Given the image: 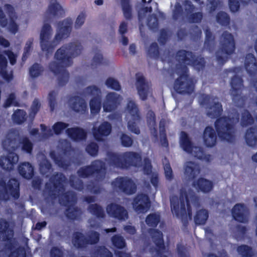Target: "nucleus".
I'll return each instance as SVG.
<instances>
[{
    "label": "nucleus",
    "instance_id": "nucleus-1",
    "mask_svg": "<svg viewBox=\"0 0 257 257\" xmlns=\"http://www.w3.org/2000/svg\"><path fill=\"white\" fill-rule=\"evenodd\" d=\"M65 180L66 178L62 173H57L51 178L50 183H46L44 194L48 201L50 199L53 200L60 196L59 198L60 203L68 207L65 212L67 217L71 219H77L82 212L80 209L74 206L76 202L75 193L69 191L63 193Z\"/></svg>",
    "mask_w": 257,
    "mask_h": 257
},
{
    "label": "nucleus",
    "instance_id": "nucleus-56",
    "mask_svg": "<svg viewBox=\"0 0 257 257\" xmlns=\"http://www.w3.org/2000/svg\"><path fill=\"white\" fill-rule=\"evenodd\" d=\"M43 70V68L40 64L35 63L31 67L29 72L32 77H37L42 74Z\"/></svg>",
    "mask_w": 257,
    "mask_h": 257
},
{
    "label": "nucleus",
    "instance_id": "nucleus-22",
    "mask_svg": "<svg viewBox=\"0 0 257 257\" xmlns=\"http://www.w3.org/2000/svg\"><path fill=\"white\" fill-rule=\"evenodd\" d=\"M232 216L236 220L246 223L249 218L248 209L244 204H237L232 209Z\"/></svg>",
    "mask_w": 257,
    "mask_h": 257
},
{
    "label": "nucleus",
    "instance_id": "nucleus-53",
    "mask_svg": "<svg viewBox=\"0 0 257 257\" xmlns=\"http://www.w3.org/2000/svg\"><path fill=\"white\" fill-rule=\"evenodd\" d=\"M69 183L71 187L79 191L83 189L82 181L75 176H71L69 179Z\"/></svg>",
    "mask_w": 257,
    "mask_h": 257
},
{
    "label": "nucleus",
    "instance_id": "nucleus-37",
    "mask_svg": "<svg viewBox=\"0 0 257 257\" xmlns=\"http://www.w3.org/2000/svg\"><path fill=\"white\" fill-rule=\"evenodd\" d=\"M19 171L24 178L30 179L34 175V169L32 166L28 162L22 163L19 167Z\"/></svg>",
    "mask_w": 257,
    "mask_h": 257
},
{
    "label": "nucleus",
    "instance_id": "nucleus-21",
    "mask_svg": "<svg viewBox=\"0 0 257 257\" xmlns=\"http://www.w3.org/2000/svg\"><path fill=\"white\" fill-rule=\"evenodd\" d=\"M136 79V85L138 94L141 99L146 100L150 92V84L146 81L144 77L140 74L137 75Z\"/></svg>",
    "mask_w": 257,
    "mask_h": 257
},
{
    "label": "nucleus",
    "instance_id": "nucleus-55",
    "mask_svg": "<svg viewBox=\"0 0 257 257\" xmlns=\"http://www.w3.org/2000/svg\"><path fill=\"white\" fill-rule=\"evenodd\" d=\"M85 237L87 239V244H95L99 240V233L96 231H90L87 233Z\"/></svg>",
    "mask_w": 257,
    "mask_h": 257
},
{
    "label": "nucleus",
    "instance_id": "nucleus-16",
    "mask_svg": "<svg viewBox=\"0 0 257 257\" xmlns=\"http://www.w3.org/2000/svg\"><path fill=\"white\" fill-rule=\"evenodd\" d=\"M64 14L65 10L62 6L56 0H51L43 15V21L50 22L63 17Z\"/></svg>",
    "mask_w": 257,
    "mask_h": 257
},
{
    "label": "nucleus",
    "instance_id": "nucleus-33",
    "mask_svg": "<svg viewBox=\"0 0 257 257\" xmlns=\"http://www.w3.org/2000/svg\"><path fill=\"white\" fill-rule=\"evenodd\" d=\"M151 234L153 242L156 245L155 250L157 253L159 254L164 247L163 234L161 231L155 229L151 230Z\"/></svg>",
    "mask_w": 257,
    "mask_h": 257
},
{
    "label": "nucleus",
    "instance_id": "nucleus-34",
    "mask_svg": "<svg viewBox=\"0 0 257 257\" xmlns=\"http://www.w3.org/2000/svg\"><path fill=\"white\" fill-rule=\"evenodd\" d=\"M64 45L67 46V50L72 59L80 55L83 50V47L78 41L70 42Z\"/></svg>",
    "mask_w": 257,
    "mask_h": 257
},
{
    "label": "nucleus",
    "instance_id": "nucleus-45",
    "mask_svg": "<svg viewBox=\"0 0 257 257\" xmlns=\"http://www.w3.org/2000/svg\"><path fill=\"white\" fill-rule=\"evenodd\" d=\"M8 29L13 34H16L19 29L18 23V17L17 15L11 14L10 18V22L8 25Z\"/></svg>",
    "mask_w": 257,
    "mask_h": 257
},
{
    "label": "nucleus",
    "instance_id": "nucleus-38",
    "mask_svg": "<svg viewBox=\"0 0 257 257\" xmlns=\"http://www.w3.org/2000/svg\"><path fill=\"white\" fill-rule=\"evenodd\" d=\"M38 159L40 161V170L41 173L43 175L48 176V173L51 172V166L48 161L46 159L44 155H40L38 156Z\"/></svg>",
    "mask_w": 257,
    "mask_h": 257
},
{
    "label": "nucleus",
    "instance_id": "nucleus-47",
    "mask_svg": "<svg viewBox=\"0 0 257 257\" xmlns=\"http://www.w3.org/2000/svg\"><path fill=\"white\" fill-rule=\"evenodd\" d=\"M50 156L54 160L55 163L60 167L66 169L70 165L69 161L62 157H56L54 152H51L50 153Z\"/></svg>",
    "mask_w": 257,
    "mask_h": 257
},
{
    "label": "nucleus",
    "instance_id": "nucleus-19",
    "mask_svg": "<svg viewBox=\"0 0 257 257\" xmlns=\"http://www.w3.org/2000/svg\"><path fill=\"white\" fill-rule=\"evenodd\" d=\"M106 211L110 216L119 220H125L128 217L126 210L123 207L115 203L108 205L106 207Z\"/></svg>",
    "mask_w": 257,
    "mask_h": 257
},
{
    "label": "nucleus",
    "instance_id": "nucleus-46",
    "mask_svg": "<svg viewBox=\"0 0 257 257\" xmlns=\"http://www.w3.org/2000/svg\"><path fill=\"white\" fill-rule=\"evenodd\" d=\"M147 122L149 125L150 129L152 130V134L155 137H157V131L155 128L156 121H155V115L153 111L149 110L147 113Z\"/></svg>",
    "mask_w": 257,
    "mask_h": 257
},
{
    "label": "nucleus",
    "instance_id": "nucleus-3",
    "mask_svg": "<svg viewBox=\"0 0 257 257\" xmlns=\"http://www.w3.org/2000/svg\"><path fill=\"white\" fill-rule=\"evenodd\" d=\"M67 46L63 45L55 53V61L50 63L49 70L57 76L59 85H65L68 81L69 74L65 68L71 66L73 59L67 50Z\"/></svg>",
    "mask_w": 257,
    "mask_h": 257
},
{
    "label": "nucleus",
    "instance_id": "nucleus-7",
    "mask_svg": "<svg viewBox=\"0 0 257 257\" xmlns=\"http://www.w3.org/2000/svg\"><path fill=\"white\" fill-rule=\"evenodd\" d=\"M220 49L216 53L217 60L220 64L223 63L228 58V55L233 53L235 50L233 36L228 32H224L220 38Z\"/></svg>",
    "mask_w": 257,
    "mask_h": 257
},
{
    "label": "nucleus",
    "instance_id": "nucleus-54",
    "mask_svg": "<svg viewBox=\"0 0 257 257\" xmlns=\"http://www.w3.org/2000/svg\"><path fill=\"white\" fill-rule=\"evenodd\" d=\"M253 122V119L249 112L247 110H244L242 113L241 118V124L243 126H245L251 124Z\"/></svg>",
    "mask_w": 257,
    "mask_h": 257
},
{
    "label": "nucleus",
    "instance_id": "nucleus-57",
    "mask_svg": "<svg viewBox=\"0 0 257 257\" xmlns=\"http://www.w3.org/2000/svg\"><path fill=\"white\" fill-rule=\"evenodd\" d=\"M216 20L221 25H227L229 23V17L228 15L223 12L218 13L216 16Z\"/></svg>",
    "mask_w": 257,
    "mask_h": 257
},
{
    "label": "nucleus",
    "instance_id": "nucleus-62",
    "mask_svg": "<svg viewBox=\"0 0 257 257\" xmlns=\"http://www.w3.org/2000/svg\"><path fill=\"white\" fill-rule=\"evenodd\" d=\"M69 124L63 122H57L53 125V129L55 134L59 135L67 128Z\"/></svg>",
    "mask_w": 257,
    "mask_h": 257
},
{
    "label": "nucleus",
    "instance_id": "nucleus-40",
    "mask_svg": "<svg viewBox=\"0 0 257 257\" xmlns=\"http://www.w3.org/2000/svg\"><path fill=\"white\" fill-rule=\"evenodd\" d=\"M82 95L85 97L98 98L101 97V90L96 86H90L84 89Z\"/></svg>",
    "mask_w": 257,
    "mask_h": 257
},
{
    "label": "nucleus",
    "instance_id": "nucleus-35",
    "mask_svg": "<svg viewBox=\"0 0 257 257\" xmlns=\"http://www.w3.org/2000/svg\"><path fill=\"white\" fill-rule=\"evenodd\" d=\"M193 185L195 188L199 189L204 193L210 192L213 188L212 182L204 178H200L197 181H194Z\"/></svg>",
    "mask_w": 257,
    "mask_h": 257
},
{
    "label": "nucleus",
    "instance_id": "nucleus-42",
    "mask_svg": "<svg viewBox=\"0 0 257 257\" xmlns=\"http://www.w3.org/2000/svg\"><path fill=\"white\" fill-rule=\"evenodd\" d=\"M88 211L96 216L97 218H103L105 216V213L102 208L97 204H92L88 207Z\"/></svg>",
    "mask_w": 257,
    "mask_h": 257
},
{
    "label": "nucleus",
    "instance_id": "nucleus-39",
    "mask_svg": "<svg viewBox=\"0 0 257 257\" xmlns=\"http://www.w3.org/2000/svg\"><path fill=\"white\" fill-rule=\"evenodd\" d=\"M72 243L76 247L81 248L87 245V242L86 238L82 233L77 232L73 234Z\"/></svg>",
    "mask_w": 257,
    "mask_h": 257
},
{
    "label": "nucleus",
    "instance_id": "nucleus-15",
    "mask_svg": "<svg viewBox=\"0 0 257 257\" xmlns=\"http://www.w3.org/2000/svg\"><path fill=\"white\" fill-rule=\"evenodd\" d=\"M242 79L234 76L231 79L230 93L232 99L236 105L240 106L244 104L245 97L241 95V90L243 88Z\"/></svg>",
    "mask_w": 257,
    "mask_h": 257
},
{
    "label": "nucleus",
    "instance_id": "nucleus-30",
    "mask_svg": "<svg viewBox=\"0 0 257 257\" xmlns=\"http://www.w3.org/2000/svg\"><path fill=\"white\" fill-rule=\"evenodd\" d=\"M70 107L75 111L84 112L87 108L85 100L79 96L71 97L69 100Z\"/></svg>",
    "mask_w": 257,
    "mask_h": 257
},
{
    "label": "nucleus",
    "instance_id": "nucleus-50",
    "mask_svg": "<svg viewBox=\"0 0 257 257\" xmlns=\"http://www.w3.org/2000/svg\"><path fill=\"white\" fill-rule=\"evenodd\" d=\"M160 220V215L157 213L149 214L146 219V222L150 226H157Z\"/></svg>",
    "mask_w": 257,
    "mask_h": 257
},
{
    "label": "nucleus",
    "instance_id": "nucleus-52",
    "mask_svg": "<svg viewBox=\"0 0 257 257\" xmlns=\"http://www.w3.org/2000/svg\"><path fill=\"white\" fill-rule=\"evenodd\" d=\"M22 144V149L23 151L28 153H31L33 149V144L30 140L27 137L20 138L19 144Z\"/></svg>",
    "mask_w": 257,
    "mask_h": 257
},
{
    "label": "nucleus",
    "instance_id": "nucleus-58",
    "mask_svg": "<svg viewBox=\"0 0 257 257\" xmlns=\"http://www.w3.org/2000/svg\"><path fill=\"white\" fill-rule=\"evenodd\" d=\"M112 242L115 247L121 248L125 246V242L124 238L120 235H116L111 238Z\"/></svg>",
    "mask_w": 257,
    "mask_h": 257
},
{
    "label": "nucleus",
    "instance_id": "nucleus-36",
    "mask_svg": "<svg viewBox=\"0 0 257 257\" xmlns=\"http://www.w3.org/2000/svg\"><path fill=\"white\" fill-rule=\"evenodd\" d=\"M247 145L250 147H254L257 144V128L250 127L248 129L245 136Z\"/></svg>",
    "mask_w": 257,
    "mask_h": 257
},
{
    "label": "nucleus",
    "instance_id": "nucleus-49",
    "mask_svg": "<svg viewBox=\"0 0 257 257\" xmlns=\"http://www.w3.org/2000/svg\"><path fill=\"white\" fill-rule=\"evenodd\" d=\"M93 257H112V254L104 246H99L95 249Z\"/></svg>",
    "mask_w": 257,
    "mask_h": 257
},
{
    "label": "nucleus",
    "instance_id": "nucleus-44",
    "mask_svg": "<svg viewBox=\"0 0 257 257\" xmlns=\"http://www.w3.org/2000/svg\"><path fill=\"white\" fill-rule=\"evenodd\" d=\"M208 217V211L205 209H201L197 212L194 220L197 224H204Z\"/></svg>",
    "mask_w": 257,
    "mask_h": 257
},
{
    "label": "nucleus",
    "instance_id": "nucleus-31",
    "mask_svg": "<svg viewBox=\"0 0 257 257\" xmlns=\"http://www.w3.org/2000/svg\"><path fill=\"white\" fill-rule=\"evenodd\" d=\"M68 136L75 141H80L86 138L87 132L80 127H72L66 130Z\"/></svg>",
    "mask_w": 257,
    "mask_h": 257
},
{
    "label": "nucleus",
    "instance_id": "nucleus-29",
    "mask_svg": "<svg viewBox=\"0 0 257 257\" xmlns=\"http://www.w3.org/2000/svg\"><path fill=\"white\" fill-rule=\"evenodd\" d=\"M244 67L246 71L250 76L257 73V62L252 54H248L245 56Z\"/></svg>",
    "mask_w": 257,
    "mask_h": 257
},
{
    "label": "nucleus",
    "instance_id": "nucleus-20",
    "mask_svg": "<svg viewBox=\"0 0 257 257\" xmlns=\"http://www.w3.org/2000/svg\"><path fill=\"white\" fill-rule=\"evenodd\" d=\"M133 208L138 213L146 212L150 208V202L149 197L145 194H139L134 200Z\"/></svg>",
    "mask_w": 257,
    "mask_h": 257
},
{
    "label": "nucleus",
    "instance_id": "nucleus-6",
    "mask_svg": "<svg viewBox=\"0 0 257 257\" xmlns=\"http://www.w3.org/2000/svg\"><path fill=\"white\" fill-rule=\"evenodd\" d=\"M238 115L235 118L222 117L216 120L215 127L219 137L223 141L233 142L236 138L234 123L238 121Z\"/></svg>",
    "mask_w": 257,
    "mask_h": 257
},
{
    "label": "nucleus",
    "instance_id": "nucleus-43",
    "mask_svg": "<svg viewBox=\"0 0 257 257\" xmlns=\"http://www.w3.org/2000/svg\"><path fill=\"white\" fill-rule=\"evenodd\" d=\"M26 115L27 113L25 111L18 109L12 115V119L14 122L17 124H21L26 120Z\"/></svg>",
    "mask_w": 257,
    "mask_h": 257
},
{
    "label": "nucleus",
    "instance_id": "nucleus-63",
    "mask_svg": "<svg viewBox=\"0 0 257 257\" xmlns=\"http://www.w3.org/2000/svg\"><path fill=\"white\" fill-rule=\"evenodd\" d=\"M86 190L94 194H99L101 192L102 188L93 182L87 184Z\"/></svg>",
    "mask_w": 257,
    "mask_h": 257
},
{
    "label": "nucleus",
    "instance_id": "nucleus-61",
    "mask_svg": "<svg viewBox=\"0 0 257 257\" xmlns=\"http://www.w3.org/2000/svg\"><path fill=\"white\" fill-rule=\"evenodd\" d=\"M86 17V15L84 13L79 14L74 22V27L75 29L78 30L81 28L85 23Z\"/></svg>",
    "mask_w": 257,
    "mask_h": 257
},
{
    "label": "nucleus",
    "instance_id": "nucleus-11",
    "mask_svg": "<svg viewBox=\"0 0 257 257\" xmlns=\"http://www.w3.org/2000/svg\"><path fill=\"white\" fill-rule=\"evenodd\" d=\"M199 102L205 108L206 114L209 117L215 118L221 115L222 105L217 98L202 94L199 96Z\"/></svg>",
    "mask_w": 257,
    "mask_h": 257
},
{
    "label": "nucleus",
    "instance_id": "nucleus-41",
    "mask_svg": "<svg viewBox=\"0 0 257 257\" xmlns=\"http://www.w3.org/2000/svg\"><path fill=\"white\" fill-rule=\"evenodd\" d=\"M157 16L162 19L165 18L164 14L160 12L149 16L147 19V25L150 29L155 30L158 28L159 23Z\"/></svg>",
    "mask_w": 257,
    "mask_h": 257
},
{
    "label": "nucleus",
    "instance_id": "nucleus-13",
    "mask_svg": "<svg viewBox=\"0 0 257 257\" xmlns=\"http://www.w3.org/2000/svg\"><path fill=\"white\" fill-rule=\"evenodd\" d=\"M19 131L15 128H11L5 134L2 140V146L6 151L13 152L19 147Z\"/></svg>",
    "mask_w": 257,
    "mask_h": 257
},
{
    "label": "nucleus",
    "instance_id": "nucleus-59",
    "mask_svg": "<svg viewBox=\"0 0 257 257\" xmlns=\"http://www.w3.org/2000/svg\"><path fill=\"white\" fill-rule=\"evenodd\" d=\"M152 0H149L148 3L146 4V6L139 11V19L140 21L143 20L146 16L148 13H150L152 11V7L149 6Z\"/></svg>",
    "mask_w": 257,
    "mask_h": 257
},
{
    "label": "nucleus",
    "instance_id": "nucleus-23",
    "mask_svg": "<svg viewBox=\"0 0 257 257\" xmlns=\"http://www.w3.org/2000/svg\"><path fill=\"white\" fill-rule=\"evenodd\" d=\"M186 179L190 180L196 177L200 172L199 165L192 161L186 162L183 166Z\"/></svg>",
    "mask_w": 257,
    "mask_h": 257
},
{
    "label": "nucleus",
    "instance_id": "nucleus-10",
    "mask_svg": "<svg viewBox=\"0 0 257 257\" xmlns=\"http://www.w3.org/2000/svg\"><path fill=\"white\" fill-rule=\"evenodd\" d=\"M53 30L49 22L44 21L40 33V42L41 49L43 51L51 53L54 48L59 44V42L54 43V37L51 38Z\"/></svg>",
    "mask_w": 257,
    "mask_h": 257
},
{
    "label": "nucleus",
    "instance_id": "nucleus-2",
    "mask_svg": "<svg viewBox=\"0 0 257 257\" xmlns=\"http://www.w3.org/2000/svg\"><path fill=\"white\" fill-rule=\"evenodd\" d=\"M171 210L178 217L192 218V208L199 206V199L193 190L183 188L180 190V197L172 196L170 198Z\"/></svg>",
    "mask_w": 257,
    "mask_h": 257
},
{
    "label": "nucleus",
    "instance_id": "nucleus-12",
    "mask_svg": "<svg viewBox=\"0 0 257 257\" xmlns=\"http://www.w3.org/2000/svg\"><path fill=\"white\" fill-rule=\"evenodd\" d=\"M19 181L16 179H11L7 183L0 179V200L7 201L12 196L15 199L19 197Z\"/></svg>",
    "mask_w": 257,
    "mask_h": 257
},
{
    "label": "nucleus",
    "instance_id": "nucleus-32",
    "mask_svg": "<svg viewBox=\"0 0 257 257\" xmlns=\"http://www.w3.org/2000/svg\"><path fill=\"white\" fill-rule=\"evenodd\" d=\"M126 112L127 119L132 118V119L139 121L140 119V112L137 105L133 100H129L127 104Z\"/></svg>",
    "mask_w": 257,
    "mask_h": 257
},
{
    "label": "nucleus",
    "instance_id": "nucleus-60",
    "mask_svg": "<svg viewBox=\"0 0 257 257\" xmlns=\"http://www.w3.org/2000/svg\"><path fill=\"white\" fill-rule=\"evenodd\" d=\"M105 85L108 87L115 90H119L121 88L119 82L113 78H108L105 81Z\"/></svg>",
    "mask_w": 257,
    "mask_h": 257
},
{
    "label": "nucleus",
    "instance_id": "nucleus-5",
    "mask_svg": "<svg viewBox=\"0 0 257 257\" xmlns=\"http://www.w3.org/2000/svg\"><path fill=\"white\" fill-rule=\"evenodd\" d=\"M178 63L176 64V73H186L188 71L186 65H192L195 69L199 70L205 65L203 58L196 57L192 53L185 50L179 51L176 56Z\"/></svg>",
    "mask_w": 257,
    "mask_h": 257
},
{
    "label": "nucleus",
    "instance_id": "nucleus-18",
    "mask_svg": "<svg viewBox=\"0 0 257 257\" xmlns=\"http://www.w3.org/2000/svg\"><path fill=\"white\" fill-rule=\"evenodd\" d=\"M113 188L116 191H120L126 194H132L136 192L137 187L134 182L126 178H117L112 183Z\"/></svg>",
    "mask_w": 257,
    "mask_h": 257
},
{
    "label": "nucleus",
    "instance_id": "nucleus-9",
    "mask_svg": "<svg viewBox=\"0 0 257 257\" xmlns=\"http://www.w3.org/2000/svg\"><path fill=\"white\" fill-rule=\"evenodd\" d=\"M180 144L185 151L191 154L195 158L207 162L212 160L211 155L204 153L201 147L193 146L187 134L184 132L181 133Z\"/></svg>",
    "mask_w": 257,
    "mask_h": 257
},
{
    "label": "nucleus",
    "instance_id": "nucleus-25",
    "mask_svg": "<svg viewBox=\"0 0 257 257\" xmlns=\"http://www.w3.org/2000/svg\"><path fill=\"white\" fill-rule=\"evenodd\" d=\"M18 156L13 152H10L7 156L1 157L0 166L5 170H11L18 163Z\"/></svg>",
    "mask_w": 257,
    "mask_h": 257
},
{
    "label": "nucleus",
    "instance_id": "nucleus-14",
    "mask_svg": "<svg viewBox=\"0 0 257 257\" xmlns=\"http://www.w3.org/2000/svg\"><path fill=\"white\" fill-rule=\"evenodd\" d=\"M180 77L176 80L174 88L178 93H191L194 89V82L186 73H177Z\"/></svg>",
    "mask_w": 257,
    "mask_h": 257
},
{
    "label": "nucleus",
    "instance_id": "nucleus-28",
    "mask_svg": "<svg viewBox=\"0 0 257 257\" xmlns=\"http://www.w3.org/2000/svg\"><path fill=\"white\" fill-rule=\"evenodd\" d=\"M203 141L208 147H212L216 144L217 135L212 127L207 126L205 128L203 134Z\"/></svg>",
    "mask_w": 257,
    "mask_h": 257
},
{
    "label": "nucleus",
    "instance_id": "nucleus-17",
    "mask_svg": "<svg viewBox=\"0 0 257 257\" xmlns=\"http://www.w3.org/2000/svg\"><path fill=\"white\" fill-rule=\"evenodd\" d=\"M72 24L73 21L69 18L59 22L58 27L54 36V43L58 42L59 44L63 39L70 36L72 29Z\"/></svg>",
    "mask_w": 257,
    "mask_h": 257
},
{
    "label": "nucleus",
    "instance_id": "nucleus-64",
    "mask_svg": "<svg viewBox=\"0 0 257 257\" xmlns=\"http://www.w3.org/2000/svg\"><path fill=\"white\" fill-rule=\"evenodd\" d=\"M148 54L152 58H156L158 56V46L156 43H154L150 46L148 50Z\"/></svg>",
    "mask_w": 257,
    "mask_h": 257
},
{
    "label": "nucleus",
    "instance_id": "nucleus-27",
    "mask_svg": "<svg viewBox=\"0 0 257 257\" xmlns=\"http://www.w3.org/2000/svg\"><path fill=\"white\" fill-rule=\"evenodd\" d=\"M13 231L9 227V223L5 220L0 219V240H8L11 244L13 240Z\"/></svg>",
    "mask_w": 257,
    "mask_h": 257
},
{
    "label": "nucleus",
    "instance_id": "nucleus-51",
    "mask_svg": "<svg viewBox=\"0 0 257 257\" xmlns=\"http://www.w3.org/2000/svg\"><path fill=\"white\" fill-rule=\"evenodd\" d=\"M237 251L241 257H251L253 255L251 248L246 245L239 246Z\"/></svg>",
    "mask_w": 257,
    "mask_h": 257
},
{
    "label": "nucleus",
    "instance_id": "nucleus-24",
    "mask_svg": "<svg viewBox=\"0 0 257 257\" xmlns=\"http://www.w3.org/2000/svg\"><path fill=\"white\" fill-rule=\"evenodd\" d=\"M120 100V96L115 92H110L106 96L103 103V108L104 111L110 112L113 110Z\"/></svg>",
    "mask_w": 257,
    "mask_h": 257
},
{
    "label": "nucleus",
    "instance_id": "nucleus-4",
    "mask_svg": "<svg viewBox=\"0 0 257 257\" xmlns=\"http://www.w3.org/2000/svg\"><path fill=\"white\" fill-rule=\"evenodd\" d=\"M106 159L110 166L120 168L138 166L142 161L141 155L133 152H126L122 154L109 152Z\"/></svg>",
    "mask_w": 257,
    "mask_h": 257
},
{
    "label": "nucleus",
    "instance_id": "nucleus-26",
    "mask_svg": "<svg viewBox=\"0 0 257 257\" xmlns=\"http://www.w3.org/2000/svg\"><path fill=\"white\" fill-rule=\"evenodd\" d=\"M111 125L108 122H103L97 128L94 127L93 134L94 138L97 141H101L102 137L107 136L111 132Z\"/></svg>",
    "mask_w": 257,
    "mask_h": 257
},
{
    "label": "nucleus",
    "instance_id": "nucleus-8",
    "mask_svg": "<svg viewBox=\"0 0 257 257\" xmlns=\"http://www.w3.org/2000/svg\"><path fill=\"white\" fill-rule=\"evenodd\" d=\"M77 174L82 178L93 175L96 181L101 182L105 177V164L100 160H95L90 165L80 168L78 170Z\"/></svg>",
    "mask_w": 257,
    "mask_h": 257
},
{
    "label": "nucleus",
    "instance_id": "nucleus-48",
    "mask_svg": "<svg viewBox=\"0 0 257 257\" xmlns=\"http://www.w3.org/2000/svg\"><path fill=\"white\" fill-rule=\"evenodd\" d=\"M89 105L91 113L96 114L98 113L101 108V97L91 98Z\"/></svg>",
    "mask_w": 257,
    "mask_h": 257
}]
</instances>
